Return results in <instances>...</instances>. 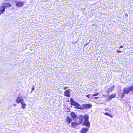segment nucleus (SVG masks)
Instances as JSON below:
<instances>
[{
    "label": "nucleus",
    "instance_id": "aec40b11",
    "mask_svg": "<svg viewBox=\"0 0 133 133\" xmlns=\"http://www.w3.org/2000/svg\"><path fill=\"white\" fill-rule=\"evenodd\" d=\"M67 88H68L67 87H65V88H64V90H66V89H67Z\"/></svg>",
    "mask_w": 133,
    "mask_h": 133
},
{
    "label": "nucleus",
    "instance_id": "f8f14e48",
    "mask_svg": "<svg viewBox=\"0 0 133 133\" xmlns=\"http://www.w3.org/2000/svg\"><path fill=\"white\" fill-rule=\"evenodd\" d=\"M81 123H80V121H79V123H77L76 122H73V123H72L71 125H72V126L75 127L76 126L80 124Z\"/></svg>",
    "mask_w": 133,
    "mask_h": 133
},
{
    "label": "nucleus",
    "instance_id": "7ed1b4c3",
    "mask_svg": "<svg viewBox=\"0 0 133 133\" xmlns=\"http://www.w3.org/2000/svg\"><path fill=\"white\" fill-rule=\"evenodd\" d=\"M82 106L83 108L79 107H75V108H77L79 109H84L91 108L92 106V105L89 104H84L82 105Z\"/></svg>",
    "mask_w": 133,
    "mask_h": 133
},
{
    "label": "nucleus",
    "instance_id": "a878e982",
    "mask_svg": "<svg viewBox=\"0 0 133 133\" xmlns=\"http://www.w3.org/2000/svg\"><path fill=\"white\" fill-rule=\"evenodd\" d=\"M67 101H68V102H69V100H67Z\"/></svg>",
    "mask_w": 133,
    "mask_h": 133
},
{
    "label": "nucleus",
    "instance_id": "393cba45",
    "mask_svg": "<svg viewBox=\"0 0 133 133\" xmlns=\"http://www.w3.org/2000/svg\"><path fill=\"white\" fill-rule=\"evenodd\" d=\"M34 88H32V90L33 91H34Z\"/></svg>",
    "mask_w": 133,
    "mask_h": 133
},
{
    "label": "nucleus",
    "instance_id": "4be33fe9",
    "mask_svg": "<svg viewBox=\"0 0 133 133\" xmlns=\"http://www.w3.org/2000/svg\"><path fill=\"white\" fill-rule=\"evenodd\" d=\"M123 47L122 46H120L119 48H122Z\"/></svg>",
    "mask_w": 133,
    "mask_h": 133
},
{
    "label": "nucleus",
    "instance_id": "f03ea898",
    "mask_svg": "<svg viewBox=\"0 0 133 133\" xmlns=\"http://www.w3.org/2000/svg\"><path fill=\"white\" fill-rule=\"evenodd\" d=\"M79 118L80 119V123H81L83 119H84V121H88L89 118V117L88 114H85L84 116L82 115H80Z\"/></svg>",
    "mask_w": 133,
    "mask_h": 133
},
{
    "label": "nucleus",
    "instance_id": "4468645a",
    "mask_svg": "<svg viewBox=\"0 0 133 133\" xmlns=\"http://www.w3.org/2000/svg\"><path fill=\"white\" fill-rule=\"evenodd\" d=\"M112 88L111 87H110L106 90V92L107 93H109L112 92Z\"/></svg>",
    "mask_w": 133,
    "mask_h": 133
},
{
    "label": "nucleus",
    "instance_id": "f257e3e1",
    "mask_svg": "<svg viewBox=\"0 0 133 133\" xmlns=\"http://www.w3.org/2000/svg\"><path fill=\"white\" fill-rule=\"evenodd\" d=\"M133 91V85L129 87L125 88L123 90V93L121 96V97L122 98L125 96V94H128L130 92Z\"/></svg>",
    "mask_w": 133,
    "mask_h": 133
},
{
    "label": "nucleus",
    "instance_id": "39448f33",
    "mask_svg": "<svg viewBox=\"0 0 133 133\" xmlns=\"http://www.w3.org/2000/svg\"><path fill=\"white\" fill-rule=\"evenodd\" d=\"M24 3V2L18 1L16 2V5L17 7H20L23 5Z\"/></svg>",
    "mask_w": 133,
    "mask_h": 133
},
{
    "label": "nucleus",
    "instance_id": "1a4fd4ad",
    "mask_svg": "<svg viewBox=\"0 0 133 133\" xmlns=\"http://www.w3.org/2000/svg\"><path fill=\"white\" fill-rule=\"evenodd\" d=\"M84 124L88 127H89L90 125V123L89 122L87 121H84Z\"/></svg>",
    "mask_w": 133,
    "mask_h": 133
},
{
    "label": "nucleus",
    "instance_id": "2eb2a0df",
    "mask_svg": "<svg viewBox=\"0 0 133 133\" xmlns=\"http://www.w3.org/2000/svg\"><path fill=\"white\" fill-rule=\"evenodd\" d=\"M23 102L21 103L22 105V107L23 109L25 108L26 105L25 103H24Z\"/></svg>",
    "mask_w": 133,
    "mask_h": 133
},
{
    "label": "nucleus",
    "instance_id": "b1692460",
    "mask_svg": "<svg viewBox=\"0 0 133 133\" xmlns=\"http://www.w3.org/2000/svg\"><path fill=\"white\" fill-rule=\"evenodd\" d=\"M88 44V43H87L86 44H85L84 45V46H85L86 45H87Z\"/></svg>",
    "mask_w": 133,
    "mask_h": 133
},
{
    "label": "nucleus",
    "instance_id": "412c9836",
    "mask_svg": "<svg viewBox=\"0 0 133 133\" xmlns=\"http://www.w3.org/2000/svg\"><path fill=\"white\" fill-rule=\"evenodd\" d=\"M90 95V94H89L88 95H86V96H87V97L89 98V96Z\"/></svg>",
    "mask_w": 133,
    "mask_h": 133
},
{
    "label": "nucleus",
    "instance_id": "6ab92c4d",
    "mask_svg": "<svg viewBox=\"0 0 133 133\" xmlns=\"http://www.w3.org/2000/svg\"><path fill=\"white\" fill-rule=\"evenodd\" d=\"M117 52L118 53H121V51L120 50L117 51Z\"/></svg>",
    "mask_w": 133,
    "mask_h": 133
},
{
    "label": "nucleus",
    "instance_id": "f3484780",
    "mask_svg": "<svg viewBox=\"0 0 133 133\" xmlns=\"http://www.w3.org/2000/svg\"><path fill=\"white\" fill-rule=\"evenodd\" d=\"M105 115L107 116H108L111 117H112V116L111 114L107 112H106L104 114Z\"/></svg>",
    "mask_w": 133,
    "mask_h": 133
},
{
    "label": "nucleus",
    "instance_id": "9b49d317",
    "mask_svg": "<svg viewBox=\"0 0 133 133\" xmlns=\"http://www.w3.org/2000/svg\"><path fill=\"white\" fill-rule=\"evenodd\" d=\"M72 121V119L69 117L68 116L66 119V122L68 124H69Z\"/></svg>",
    "mask_w": 133,
    "mask_h": 133
},
{
    "label": "nucleus",
    "instance_id": "20e7f679",
    "mask_svg": "<svg viewBox=\"0 0 133 133\" xmlns=\"http://www.w3.org/2000/svg\"><path fill=\"white\" fill-rule=\"evenodd\" d=\"M70 100L71 103V104L72 105L76 106V107H79L80 105L77 102H75L74 101L72 98H70Z\"/></svg>",
    "mask_w": 133,
    "mask_h": 133
},
{
    "label": "nucleus",
    "instance_id": "6e6552de",
    "mask_svg": "<svg viewBox=\"0 0 133 133\" xmlns=\"http://www.w3.org/2000/svg\"><path fill=\"white\" fill-rule=\"evenodd\" d=\"M88 130V129L86 128H82L81 131V133H86Z\"/></svg>",
    "mask_w": 133,
    "mask_h": 133
},
{
    "label": "nucleus",
    "instance_id": "423d86ee",
    "mask_svg": "<svg viewBox=\"0 0 133 133\" xmlns=\"http://www.w3.org/2000/svg\"><path fill=\"white\" fill-rule=\"evenodd\" d=\"M16 101V102L18 103H21L23 102H24L23 99L22 98V96H20V94H19L18 97L17 98Z\"/></svg>",
    "mask_w": 133,
    "mask_h": 133
},
{
    "label": "nucleus",
    "instance_id": "0eeeda50",
    "mask_svg": "<svg viewBox=\"0 0 133 133\" xmlns=\"http://www.w3.org/2000/svg\"><path fill=\"white\" fill-rule=\"evenodd\" d=\"M70 91L71 90L70 89H68L66 90L64 93V95L68 97H70Z\"/></svg>",
    "mask_w": 133,
    "mask_h": 133
},
{
    "label": "nucleus",
    "instance_id": "ddd939ff",
    "mask_svg": "<svg viewBox=\"0 0 133 133\" xmlns=\"http://www.w3.org/2000/svg\"><path fill=\"white\" fill-rule=\"evenodd\" d=\"M71 116L72 118H76L77 116L75 114L74 112H72L71 114Z\"/></svg>",
    "mask_w": 133,
    "mask_h": 133
},
{
    "label": "nucleus",
    "instance_id": "a211bd4d",
    "mask_svg": "<svg viewBox=\"0 0 133 133\" xmlns=\"http://www.w3.org/2000/svg\"><path fill=\"white\" fill-rule=\"evenodd\" d=\"M99 94L98 93H97L96 94H95L93 95V96H96L98 95H99Z\"/></svg>",
    "mask_w": 133,
    "mask_h": 133
},
{
    "label": "nucleus",
    "instance_id": "dca6fc26",
    "mask_svg": "<svg viewBox=\"0 0 133 133\" xmlns=\"http://www.w3.org/2000/svg\"><path fill=\"white\" fill-rule=\"evenodd\" d=\"M4 4L6 8L8 6L10 7L11 6V5L9 3H5Z\"/></svg>",
    "mask_w": 133,
    "mask_h": 133
},
{
    "label": "nucleus",
    "instance_id": "5701e85b",
    "mask_svg": "<svg viewBox=\"0 0 133 133\" xmlns=\"http://www.w3.org/2000/svg\"><path fill=\"white\" fill-rule=\"evenodd\" d=\"M98 98V97H95L94 98V99H96Z\"/></svg>",
    "mask_w": 133,
    "mask_h": 133
},
{
    "label": "nucleus",
    "instance_id": "9d476101",
    "mask_svg": "<svg viewBox=\"0 0 133 133\" xmlns=\"http://www.w3.org/2000/svg\"><path fill=\"white\" fill-rule=\"evenodd\" d=\"M115 94L113 93L108 98V99L109 100H110L113 98L115 97Z\"/></svg>",
    "mask_w": 133,
    "mask_h": 133
},
{
    "label": "nucleus",
    "instance_id": "bb28decb",
    "mask_svg": "<svg viewBox=\"0 0 133 133\" xmlns=\"http://www.w3.org/2000/svg\"><path fill=\"white\" fill-rule=\"evenodd\" d=\"M126 16H127V14H126Z\"/></svg>",
    "mask_w": 133,
    "mask_h": 133
}]
</instances>
